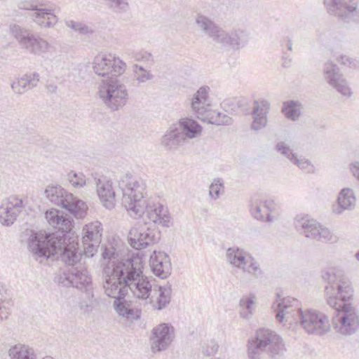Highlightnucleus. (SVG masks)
Here are the masks:
<instances>
[{"label":"nucleus","instance_id":"obj_1","mask_svg":"<svg viewBox=\"0 0 359 359\" xmlns=\"http://www.w3.org/2000/svg\"><path fill=\"white\" fill-rule=\"evenodd\" d=\"M321 278L325 284V301L334 309L332 320L334 330L342 336L355 334L359 330V313L350 302L353 296L350 280L336 268L323 270Z\"/></svg>","mask_w":359,"mask_h":359},{"label":"nucleus","instance_id":"obj_2","mask_svg":"<svg viewBox=\"0 0 359 359\" xmlns=\"http://www.w3.org/2000/svg\"><path fill=\"white\" fill-rule=\"evenodd\" d=\"M45 217L48 224L60 231L62 235L53 233H32L29 238L28 247L35 259L42 262L43 259H53L56 255H60L62 260V255L69 251L81 255L83 260V255L78 252V243L74 241L71 243L66 238V233L73 226L72 219L62 211L55 208L48 210Z\"/></svg>","mask_w":359,"mask_h":359},{"label":"nucleus","instance_id":"obj_3","mask_svg":"<svg viewBox=\"0 0 359 359\" xmlns=\"http://www.w3.org/2000/svg\"><path fill=\"white\" fill-rule=\"evenodd\" d=\"M122 190L121 204L130 216L138 217L146 215L149 221L164 227L170 224L168 208L161 204L148 205L144 199L145 182L130 173L125 174L118 182Z\"/></svg>","mask_w":359,"mask_h":359},{"label":"nucleus","instance_id":"obj_4","mask_svg":"<svg viewBox=\"0 0 359 359\" xmlns=\"http://www.w3.org/2000/svg\"><path fill=\"white\" fill-rule=\"evenodd\" d=\"M272 307L278 321L285 320L289 325L299 324L309 334L323 335L330 328L328 316L313 309L302 310L295 298H280L277 294L276 301Z\"/></svg>","mask_w":359,"mask_h":359},{"label":"nucleus","instance_id":"obj_5","mask_svg":"<svg viewBox=\"0 0 359 359\" xmlns=\"http://www.w3.org/2000/svg\"><path fill=\"white\" fill-rule=\"evenodd\" d=\"M62 262L68 266V269L58 274L55 277V281L63 287H73L84 291L88 301L81 302L80 308L85 313L90 312L93 304V293L92 279L88 274L85 262L81 260V255H76L69 251L62 255Z\"/></svg>","mask_w":359,"mask_h":359},{"label":"nucleus","instance_id":"obj_6","mask_svg":"<svg viewBox=\"0 0 359 359\" xmlns=\"http://www.w3.org/2000/svg\"><path fill=\"white\" fill-rule=\"evenodd\" d=\"M196 21L198 27L212 39L217 48L239 50L250 39L246 30L238 29L229 34L204 15H198Z\"/></svg>","mask_w":359,"mask_h":359},{"label":"nucleus","instance_id":"obj_7","mask_svg":"<svg viewBox=\"0 0 359 359\" xmlns=\"http://www.w3.org/2000/svg\"><path fill=\"white\" fill-rule=\"evenodd\" d=\"M104 280L103 288L105 294L114 300L125 298L128 293V281L131 279L128 276V259L122 261H109L104 268Z\"/></svg>","mask_w":359,"mask_h":359},{"label":"nucleus","instance_id":"obj_8","mask_svg":"<svg viewBox=\"0 0 359 359\" xmlns=\"http://www.w3.org/2000/svg\"><path fill=\"white\" fill-rule=\"evenodd\" d=\"M248 355L266 352L272 359H283L286 348L283 339L268 328H259L255 337L248 341Z\"/></svg>","mask_w":359,"mask_h":359},{"label":"nucleus","instance_id":"obj_9","mask_svg":"<svg viewBox=\"0 0 359 359\" xmlns=\"http://www.w3.org/2000/svg\"><path fill=\"white\" fill-rule=\"evenodd\" d=\"M44 194L50 203L67 210L77 219H82L87 215L88 207L85 202L74 197L60 185H48Z\"/></svg>","mask_w":359,"mask_h":359},{"label":"nucleus","instance_id":"obj_10","mask_svg":"<svg viewBox=\"0 0 359 359\" xmlns=\"http://www.w3.org/2000/svg\"><path fill=\"white\" fill-rule=\"evenodd\" d=\"M128 276L131 279L128 281V292L142 300H147L152 291V285L147 277L143 274V261L139 253L128 258Z\"/></svg>","mask_w":359,"mask_h":359},{"label":"nucleus","instance_id":"obj_11","mask_svg":"<svg viewBox=\"0 0 359 359\" xmlns=\"http://www.w3.org/2000/svg\"><path fill=\"white\" fill-rule=\"evenodd\" d=\"M99 96L111 111L123 107L128 99L127 88L120 80H104L100 85Z\"/></svg>","mask_w":359,"mask_h":359},{"label":"nucleus","instance_id":"obj_12","mask_svg":"<svg viewBox=\"0 0 359 359\" xmlns=\"http://www.w3.org/2000/svg\"><path fill=\"white\" fill-rule=\"evenodd\" d=\"M327 12L343 22L359 23L358 0H325Z\"/></svg>","mask_w":359,"mask_h":359},{"label":"nucleus","instance_id":"obj_13","mask_svg":"<svg viewBox=\"0 0 359 359\" xmlns=\"http://www.w3.org/2000/svg\"><path fill=\"white\" fill-rule=\"evenodd\" d=\"M126 65L120 58L111 53H100L93 61L95 74L102 77H113L121 75L126 70Z\"/></svg>","mask_w":359,"mask_h":359},{"label":"nucleus","instance_id":"obj_14","mask_svg":"<svg viewBox=\"0 0 359 359\" xmlns=\"http://www.w3.org/2000/svg\"><path fill=\"white\" fill-rule=\"evenodd\" d=\"M294 225L297 230L305 237L323 243H333L335 237L330 231L308 217L296 218Z\"/></svg>","mask_w":359,"mask_h":359},{"label":"nucleus","instance_id":"obj_15","mask_svg":"<svg viewBox=\"0 0 359 359\" xmlns=\"http://www.w3.org/2000/svg\"><path fill=\"white\" fill-rule=\"evenodd\" d=\"M11 32L20 46L34 55H41L48 51L49 43L45 39L35 36L31 31L18 25L11 28Z\"/></svg>","mask_w":359,"mask_h":359},{"label":"nucleus","instance_id":"obj_16","mask_svg":"<svg viewBox=\"0 0 359 359\" xmlns=\"http://www.w3.org/2000/svg\"><path fill=\"white\" fill-rule=\"evenodd\" d=\"M226 257L227 262L233 267L242 269L258 278L262 273L259 264L254 258L249 256L243 249L236 246L229 248L226 250Z\"/></svg>","mask_w":359,"mask_h":359},{"label":"nucleus","instance_id":"obj_17","mask_svg":"<svg viewBox=\"0 0 359 359\" xmlns=\"http://www.w3.org/2000/svg\"><path fill=\"white\" fill-rule=\"evenodd\" d=\"M175 337L174 327L168 323H161L154 327L149 337L151 351L157 353L166 351Z\"/></svg>","mask_w":359,"mask_h":359},{"label":"nucleus","instance_id":"obj_18","mask_svg":"<svg viewBox=\"0 0 359 359\" xmlns=\"http://www.w3.org/2000/svg\"><path fill=\"white\" fill-rule=\"evenodd\" d=\"M323 76L327 83L346 97L351 95L346 80L340 72L339 67L331 60L326 61L323 66Z\"/></svg>","mask_w":359,"mask_h":359},{"label":"nucleus","instance_id":"obj_19","mask_svg":"<svg viewBox=\"0 0 359 359\" xmlns=\"http://www.w3.org/2000/svg\"><path fill=\"white\" fill-rule=\"evenodd\" d=\"M159 240L160 231L156 229L133 228L129 232L128 242L135 250L146 248L157 243Z\"/></svg>","mask_w":359,"mask_h":359},{"label":"nucleus","instance_id":"obj_20","mask_svg":"<svg viewBox=\"0 0 359 359\" xmlns=\"http://www.w3.org/2000/svg\"><path fill=\"white\" fill-rule=\"evenodd\" d=\"M25 207L23 200L12 196L2 200L0 205V222L4 226H11L17 219Z\"/></svg>","mask_w":359,"mask_h":359},{"label":"nucleus","instance_id":"obj_21","mask_svg":"<svg viewBox=\"0 0 359 359\" xmlns=\"http://www.w3.org/2000/svg\"><path fill=\"white\" fill-rule=\"evenodd\" d=\"M149 264L152 272L161 278H167L171 273L170 259L164 252L154 250L150 255Z\"/></svg>","mask_w":359,"mask_h":359},{"label":"nucleus","instance_id":"obj_22","mask_svg":"<svg viewBox=\"0 0 359 359\" xmlns=\"http://www.w3.org/2000/svg\"><path fill=\"white\" fill-rule=\"evenodd\" d=\"M97 193L102 205L107 209L114 208L116 193L112 187V182L105 177L95 178Z\"/></svg>","mask_w":359,"mask_h":359},{"label":"nucleus","instance_id":"obj_23","mask_svg":"<svg viewBox=\"0 0 359 359\" xmlns=\"http://www.w3.org/2000/svg\"><path fill=\"white\" fill-rule=\"evenodd\" d=\"M275 208L276 204L273 201H254L250 205V212L252 216L257 220L271 222L274 220V217L272 214Z\"/></svg>","mask_w":359,"mask_h":359},{"label":"nucleus","instance_id":"obj_24","mask_svg":"<svg viewBox=\"0 0 359 359\" xmlns=\"http://www.w3.org/2000/svg\"><path fill=\"white\" fill-rule=\"evenodd\" d=\"M172 286L167 284L164 286L156 285L150 294L149 302L154 309L161 311L166 308L171 301Z\"/></svg>","mask_w":359,"mask_h":359},{"label":"nucleus","instance_id":"obj_25","mask_svg":"<svg viewBox=\"0 0 359 359\" xmlns=\"http://www.w3.org/2000/svg\"><path fill=\"white\" fill-rule=\"evenodd\" d=\"M209 90L210 88L208 86L201 87L196 93H194L191 100V109L196 117L201 120L210 109L208 101Z\"/></svg>","mask_w":359,"mask_h":359},{"label":"nucleus","instance_id":"obj_26","mask_svg":"<svg viewBox=\"0 0 359 359\" xmlns=\"http://www.w3.org/2000/svg\"><path fill=\"white\" fill-rule=\"evenodd\" d=\"M270 107V103L266 100H262L260 104L257 100L254 101L252 111L253 121L251 124L252 130H259L266 126Z\"/></svg>","mask_w":359,"mask_h":359},{"label":"nucleus","instance_id":"obj_27","mask_svg":"<svg viewBox=\"0 0 359 359\" xmlns=\"http://www.w3.org/2000/svg\"><path fill=\"white\" fill-rule=\"evenodd\" d=\"M356 198L354 191L351 188L342 189L337 197V204L332 206L334 214L340 215L344 210H352L355 208Z\"/></svg>","mask_w":359,"mask_h":359},{"label":"nucleus","instance_id":"obj_28","mask_svg":"<svg viewBox=\"0 0 359 359\" xmlns=\"http://www.w3.org/2000/svg\"><path fill=\"white\" fill-rule=\"evenodd\" d=\"M27 9L34 11L32 16L41 27H50L57 22V18L53 10L39 7L36 4H31Z\"/></svg>","mask_w":359,"mask_h":359},{"label":"nucleus","instance_id":"obj_29","mask_svg":"<svg viewBox=\"0 0 359 359\" xmlns=\"http://www.w3.org/2000/svg\"><path fill=\"white\" fill-rule=\"evenodd\" d=\"M39 74L36 72L25 74L13 81L11 87L18 95H22L35 88L39 82Z\"/></svg>","mask_w":359,"mask_h":359},{"label":"nucleus","instance_id":"obj_30","mask_svg":"<svg viewBox=\"0 0 359 359\" xmlns=\"http://www.w3.org/2000/svg\"><path fill=\"white\" fill-rule=\"evenodd\" d=\"M113 306L120 316L130 320H137L140 318V311L133 309L130 302L126 300L125 298L114 300Z\"/></svg>","mask_w":359,"mask_h":359},{"label":"nucleus","instance_id":"obj_31","mask_svg":"<svg viewBox=\"0 0 359 359\" xmlns=\"http://www.w3.org/2000/svg\"><path fill=\"white\" fill-rule=\"evenodd\" d=\"M184 140L185 138L180 130L175 127L168 130L163 136L161 144L167 149L171 150L176 149L178 146L183 144Z\"/></svg>","mask_w":359,"mask_h":359},{"label":"nucleus","instance_id":"obj_32","mask_svg":"<svg viewBox=\"0 0 359 359\" xmlns=\"http://www.w3.org/2000/svg\"><path fill=\"white\" fill-rule=\"evenodd\" d=\"M180 130L184 138L193 139L201 135V126L194 119L184 118L180 120Z\"/></svg>","mask_w":359,"mask_h":359},{"label":"nucleus","instance_id":"obj_33","mask_svg":"<svg viewBox=\"0 0 359 359\" xmlns=\"http://www.w3.org/2000/svg\"><path fill=\"white\" fill-rule=\"evenodd\" d=\"M83 244H87V242H95V243H100L102 228L100 222L96 221L86 224L83 227Z\"/></svg>","mask_w":359,"mask_h":359},{"label":"nucleus","instance_id":"obj_34","mask_svg":"<svg viewBox=\"0 0 359 359\" xmlns=\"http://www.w3.org/2000/svg\"><path fill=\"white\" fill-rule=\"evenodd\" d=\"M223 108L227 111L238 113L248 109V100L244 97H231L226 99L222 102Z\"/></svg>","mask_w":359,"mask_h":359},{"label":"nucleus","instance_id":"obj_35","mask_svg":"<svg viewBox=\"0 0 359 359\" xmlns=\"http://www.w3.org/2000/svg\"><path fill=\"white\" fill-rule=\"evenodd\" d=\"M12 359H36L33 348L24 344H16L9 350Z\"/></svg>","mask_w":359,"mask_h":359},{"label":"nucleus","instance_id":"obj_36","mask_svg":"<svg viewBox=\"0 0 359 359\" xmlns=\"http://www.w3.org/2000/svg\"><path fill=\"white\" fill-rule=\"evenodd\" d=\"M202 121L217 126H229L233 123L230 116L211 109L203 117Z\"/></svg>","mask_w":359,"mask_h":359},{"label":"nucleus","instance_id":"obj_37","mask_svg":"<svg viewBox=\"0 0 359 359\" xmlns=\"http://www.w3.org/2000/svg\"><path fill=\"white\" fill-rule=\"evenodd\" d=\"M11 297L8 293L6 287L0 285V320L6 319L10 314V309L12 306Z\"/></svg>","mask_w":359,"mask_h":359},{"label":"nucleus","instance_id":"obj_38","mask_svg":"<svg viewBox=\"0 0 359 359\" xmlns=\"http://www.w3.org/2000/svg\"><path fill=\"white\" fill-rule=\"evenodd\" d=\"M282 111L287 118L296 121L301 115V104L294 100L286 101L283 102Z\"/></svg>","mask_w":359,"mask_h":359},{"label":"nucleus","instance_id":"obj_39","mask_svg":"<svg viewBox=\"0 0 359 359\" xmlns=\"http://www.w3.org/2000/svg\"><path fill=\"white\" fill-rule=\"evenodd\" d=\"M255 295L245 296L241 299L239 302L240 316L245 319H249L255 310Z\"/></svg>","mask_w":359,"mask_h":359},{"label":"nucleus","instance_id":"obj_40","mask_svg":"<svg viewBox=\"0 0 359 359\" xmlns=\"http://www.w3.org/2000/svg\"><path fill=\"white\" fill-rule=\"evenodd\" d=\"M133 68L136 79L140 83H145L154 78V76L142 66L134 65Z\"/></svg>","mask_w":359,"mask_h":359},{"label":"nucleus","instance_id":"obj_41","mask_svg":"<svg viewBox=\"0 0 359 359\" xmlns=\"http://www.w3.org/2000/svg\"><path fill=\"white\" fill-rule=\"evenodd\" d=\"M223 180L220 178L215 179L209 187V195L210 198L214 200L217 199L221 194V190L223 191Z\"/></svg>","mask_w":359,"mask_h":359},{"label":"nucleus","instance_id":"obj_42","mask_svg":"<svg viewBox=\"0 0 359 359\" xmlns=\"http://www.w3.org/2000/svg\"><path fill=\"white\" fill-rule=\"evenodd\" d=\"M292 163L296 165L299 169L306 173H311L314 171V166L310 161L303 157L297 156L293 160Z\"/></svg>","mask_w":359,"mask_h":359},{"label":"nucleus","instance_id":"obj_43","mask_svg":"<svg viewBox=\"0 0 359 359\" xmlns=\"http://www.w3.org/2000/svg\"><path fill=\"white\" fill-rule=\"evenodd\" d=\"M67 177L69 183L76 188L82 187L86 184L85 176L81 172L77 173L74 171H71L68 173Z\"/></svg>","mask_w":359,"mask_h":359},{"label":"nucleus","instance_id":"obj_44","mask_svg":"<svg viewBox=\"0 0 359 359\" xmlns=\"http://www.w3.org/2000/svg\"><path fill=\"white\" fill-rule=\"evenodd\" d=\"M276 149L281 155L288 158L291 163L297 156V154L293 153L290 147L284 142H279L276 145Z\"/></svg>","mask_w":359,"mask_h":359},{"label":"nucleus","instance_id":"obj_45","mask_svg":"<svg viewBox=\"0 0 359 359\" xmlns=\"http://www.w3.org/2000/svg\"><path fill=\"white\" fill-rule=\"evenodd\" d=\"M339 63L351 68H356L359 66V62L348 55H341L337 58Z\"/></svg>","mask_w":359,"mask_h":359},{"label":"nucleus","instance_id":"obj_46","mask_svg":"<svg viewBox=\"0 0 359 359\" xmlns=\"http://www.w3.org/2000/svg\"><path fill=\"white\" fill-rule=\"evenodd\" d=\"M66 25L76 31H79L81 34H86L88 31V27L73 20L67 21Z\"/></svg>","mask_w":359,"mask_h":359},{"label":"nucleus","instance_id":"obj_47","mask_svg":"<svg viewBox=\"0 0 359 359\" xmlns=\"http://www.w3.org/2000/svg\"><path fill=\"white\" fill-rule=\"evenodd\" d=\"M218 348V345L212 341L210 344L203 346L202 352L205 355L210 356L217 352Z\"/></svg>","mask_w":359,"mask_h":359},{"label":"nucleus","instance_id":"obj_48","mask_svg":"<svg viewBox=\"0 0 359 359\" xmlns=\"http://www.w3.org/2000/svg\"><path fill=\"white\" fill-rule=\"evenodd\" d=\"M102 257L104 259H115L118 257V253L113 246L104 247L102 251Z\"/></svg>","mask_w":359,"mask_h":359},{"label":"nucleus","instance_id":"obj_49","mask_svg":"<svg viewBox=\"0 0 359 359\" xmlns=\"http://www.w3.org/2000/svg\"><path fill=\"white\" fill-rule=\"evenodd\" d=\"M83 245L86 256L93 257L94 252L97 251V248L99 247L100 243H95V242H87V244Z\"/></svg>","mask_w":359,"mask_h":359},{"label":"nucleus","instance_id":"obj_50","mask_svg":"<svg viewBox=\"0 0 359 359\" xmlns=\"http://www.w3.org/2000/svg\"><path fill=\"white\" fill-rule=\"evenodd\" d=\"M352 175L359 182V161H353L348 164Z\"/></svg>","mask_w":359,"mask_h":359},{"label":"nucleus","instance_id":"obj_51","mask_svg":"<svg viewBox=\"0 0 359 359\" xmlns=\"http://www.w3.org/2000/svg\"><path fill=\"white\" fill-rule=\"evenodd\" d=\"M280 43L281 46L287 48L288 50L291 51L292 50V41L288 37L284 38Z\"/></svg>","mask_w":359,"mask_h":359},{"label":"nucleus","instance_id":"obj_52","mask_svg":"<svg viewBox=\"0 0 359 359\" xmlns=\"http://www.w3.org/2000/svg\"><path fill=\"white\" fill-rule=\"evenodd\" d=\"M47 88H48V90L51 93H55L57 89V88L55 85H48L47 86Z\"/></svg>","mask_w":359,"mask_h":359},{"label":"nucleus","instance_id":"obj_53","mask_svg":"<svg viewBox=\"0 0 359 359\" xmlns=\"http://www.w3.org/2000/svg\"><path fill=\"white\" fill-rule=\"evenodd\" d=\"M354 257L356 259V260L359 262V250L355 252Z\"/></svg>","mask_w":359,"mask_h":359},{"label":"nucleus","instance_id":"obj_54","mask_svg":"<svg viewBox=\"0 0 359 359\" xmlns=\"http://www.w3.org/2000/svg\"><path fill=\"white\" fill-rule=\"evenodd\" d=\"M43 359H54V358L50 356H46V357H44Z\"/></svg>","mask_w":359,"mask_h":359},{"label":"nucleus","instance_id":"obj_55","mask_svg":"<svg viewBox=\"0 0 359 359\" xmlns=\"http://www.w3.org/2000/svg\"><path fill=\"white\" fill-rule=\"evenodd\" d=\"M279 323H280V321H278ZM283 322H285V323H284V325H286V323L289 324L287 322L285 321V320H284L282 323Z\"/></svg>","mask_w":359,"mask_h":359},{"label":"nucleus","instance_id":"obj_56","mask_svg":"<svg viewBox=\"0 0 359 359\" xmlns=\"http://www.w3.org/2000/svg\"><path fill=\"white\" fill-rule=\"evenodd\" d=\"M289 66V64H287V62H285V65H284V67H287Z\"/></svg>","mask_w":359,"mask_h":359},{"label":"nucleus","instance_id":"obj_57","mask_svg":"<svg viewBox=\"0 0 359 359\" xmlns=\"http://www.w3.org/2000/svg\"><path fill=\"white\" fill-rule=\"evenodd\" d=\"M289 66V64H287V62H285V65H284V67H287Z\"/></svg>","mask_w":359,"mask_h":359},{"label":"nucleus","instance_id":"obj_58","mask_svg":"<svg viewBox=\"0 0 359 359\" xmlns=\"http://www.w3.org/2000/svg\"><path fill=\"white\" fill-rule=\"evenodd\" d=\"M36 144H40L38 142V140H36Z\"/></svg>","mask_w":359,"mask_h":359}]
</instances>
